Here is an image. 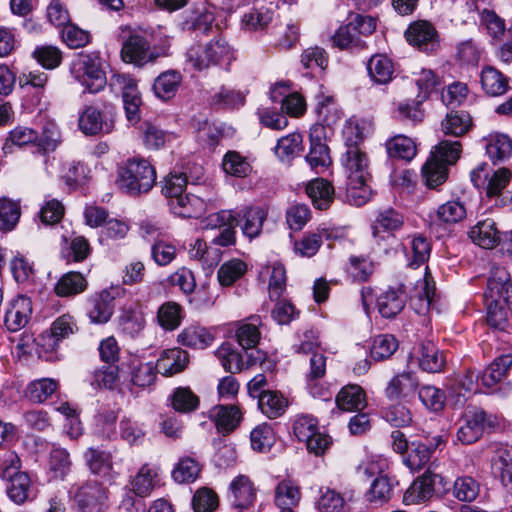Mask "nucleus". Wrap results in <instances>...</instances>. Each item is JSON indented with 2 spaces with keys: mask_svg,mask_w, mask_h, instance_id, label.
<instances>
[{
  "mask_svg": "<svg viewBox=\"0 0 512 512\" xmlns=\"http://www.w3.org/2000/svg\"><path fill=\"white\" fill-rule=\"evenodd\" d=\"M71 73L85 88V92L96 94L102 91L107 78L97 55H80L72 64Z\"/></svg>",
  "mask_w": 512,
  "mask_h": 512,
  "instance_id": "39448f33",
  "label": "nucleus"
},
{
  "mask_svg": "<svg viewBox=\"0 0 512 512\" xmlns=\"http://www.w3.org/2000/svg\"><path fill=\"white\" fill-rule=\"evenodd\" d=\"M422 177L427 187L437 188L446 181L448 167L441 161L428 158L422 167Z\"/></svg>",
  "mask_w": 512,
  "mask_h": 512,
  "instance_id": "49530a36",
  "label": "nucleus"
},
{
  "mask_svg": "<svg viewBox=\"0 0 512 512\" xmlns=\"http://www.w3.org/2000/svg\"><path fill=\"white\" fill-rule=\"evenodd\" d=\"M189 362L188 354L180 348L168 349L162 352L157 360L156 368L164 376H172L182 372Z\"/></svg>",
  "mask_w": 512,
  "mask_h": 512,
  "instance_id": "5701e85b",
  "label": "nucleus"
},
{
  "mask_svg": "<svg viewBox=\"0 0 512 512\" xmlns=\"http://www.w3.org/2000/svg\"><path fill=\"white\" fill-rule=\"evenodd\" d=\"M20 459L14 453L5 455L0 463V478L9 481L8 497L16 504H23L29 497L31 480L25 472H20Z\"/></svg>",
  "mask_w": 512,
  "mask_h": 512,
  "instance_id": "423d86ee",
  "label": "nucleus"
},
{
  "mask_svg": "<svg viewBox=\"0 0 512 512\" xmlns=\"http://www.w3.org/2000/svg\"><path fill=\"white\" fill-rule=\"evenodd\" d=\"M236 215L233 210H221L207 217V226L221 231L213 241L220 246H229L235 242Z\"/></svg>",
  "mask_w": 512,
  "mask_h": 512,
  "instance_id": "dca6fc26",
  "label": "nucleus"
},
{
  "mask_svg": "<svg viewBox=\"0 0 512 512\" xmlns=\"http://www.w3.org/2000/svg\"><path fill=\"white\" fill-rule=\"evenodd\" d=\"M235 215V223L240 226L243 234L249 238H255L262 231L268 211L261 206H245L239 212H235Z\"/></svg>",
  "mask_w": 512,
  "mask_h": 512,
  "instance_id": "2eb2a0df",
  "label": "nucleus"
},
{
  "mask_svg": "<svg viewBox=\"0 0 512 512\" xmlns=\"http://www.w3.org/2000/svg\"><path fill=\"white\" fill-rule=\"evenodd\" d=\"M161 55H166V52L159 53L152 50L147 39L139 33H132L122 44V60L137 67L154 62Z\"/></svg>",
  "mask_w": 512,
  "mask_h": 512,
  "instance_id": "6e6552de",
  "label": "nucleus"
},
{
  "mask_svg": "<svg viewBox=\"0 0 512 512\" xmlns=\"http://www.w3.org/2000/svg\"><path fill=\"white\" fill-rule=\"evenodd\" d=\"M214 341L213 335L204 327L189 326L178 335V342L183 346L205 349Z\"/></svg>",
  "mask_w": 512,
  "mask_h": 512,
  "instance_id": "4c0bfd02",
  "label": "nucleus"
},
{
  "mask_svg": "<svg viewBox=\"0 0 512 512\" xmlns=\"http://www.w3.org/2000/svg\"><path fill=\"white\" fill-rule=\"evenodd\" d=\"M469 236L473 243L485 249L494 248L501 240V232L490 218L478 221L471 228Z\"/></svg>",
  "mask_w": 512,
  "mask_h": 512,
  "instance_id": "412c9836",
  "label": "nucleus"
},
{
  "mask_svg": "<svg viewBox=\"0 0 512 512\" xmlns=\"http://www.w3.org/2000/svg\"><path fill=\"white\" fill-rule=\"evenodd\" d=\"M406 303V295L400 289H388L377 298L379 313L385 318H393L399 314Z\"/></svg>",
  "mask_w": 512,
  "mask_h": 512,
  "instance_id": "473e14b6",
  "label": "nucleus"
},
{
  "mask_svg": "<svg viewBox=\"0 0 512 512\" xmlns=\"http://www.w3.org/2000/svg\"><path fill=\"white\" fill-rule=\"evenodd\" d=\"M78 127L86 136L97 135L102 131L109 133L112 130L110 125L104 123L101 111L92 105H86L79 113Z\"/></svg>",
  "mask_w": 512,
  "mask_h": 512,
  "instance_id": "b1692460",
  "label": "nucleus"
},
{
  "mask_svg": "<svg viewBox=\"0 0 512 512\" xmlns=\"http://www.w3.org/2000/svg\"><path fill=\"white\" fill-rule=\"evenodd\" d=\"M77 330L78 326L74 317L69 314H63L51 324L50 334L42 336L43 341L47 340V343H43V345H47L49 349L53 350L60 340L73 335Z\"/></svg>",
  "mask_w": 512,
  "mask_h": 512,
  "instance_id": "bb28decb",
  "label": "nucleus"
},
{
  "mask_svg": "<svg viewBox=\"0 0 512 512\" xmlns=\"http://www.w3.org/2000/svg\"><path fill=\"white\" fill-rule=\"evenodd\" d=\"M398 348L397 339L391 334H381L373 338L370 348L371 357L377 361L391 357Z\"/></svg>",
  "mask_w": 512,
  "mask_h": 512,
  "instance_id": "6e6d98bb",
  "label": "nucleus"
},
{
  "mask_svg": "<svg viewBox=\"0 0 512 512\" xmlns=\"http://www.w3.org/2000/svg\"><path fill=\"white\" fill-rule=\"evenodd\" d=\"M487 309V323L496 329H504L508 315L512 311V284L504 267L495 266L491 270L484 293Z\"/></svg>",
  "mask_w": 512,
  "mask_h": 512,
  "instance_id": "f257e3e1",
  "label": "nucleus"
},
{
  "mask_svg": "<svg viewBox=\"0 0 512 512\" xmlns=\"http://www.w3.org/2000/svg\"><path fill=\"white\" fill-rule=\"evenodd\" d=\"M324 231L305 233L301 239L295 241L294 252L301 257L314 256L323 243Z\"/></svg>",
  "mask_w": 512,
  "mask_h": 512,
  "instance_id": "bf43d9fd",
  "label": "nucleus"
},
{
  "mask_svg": "<svg viewBox=\"0 0 512 512\" xmlns=\"http://www.w3.org/2000/svg\"><path fill=\"white\" fill-rule=\"evenodd\" d=\"M181 82L182 76L178 71L168 70L154 80L153 91L159 99L170 100L176 95Z\"/></svg>",
  "mask_w": 512,
  "mask_h": 512,
  "instance_id": "f704fd0d",
  "label": "nucleus"
},
{
  "mask_svg": "<svg viewBox=\"0 0 512 512\" xmlns=\"http://www.w3.org/2000/svg\"><path fill=\"white\" fill-rule=\"evenodd\" d=\"M258 406L267 417L276 418L284 413L287 401L276 391H266L259 395Z\"/></svg>",
  "mask_w": 512,
  "mask_h": 512,
  "instance_id": "09e8293b",
  "label": "nucleus"
},
{
  "mask_svg": "<svg viewBox=\"0 0 512 512\" xmlns=\"http://www.w3.org/2000/svg\"><path fill=\"white\" fill-rule=\"evenodd\" d=\"M512 365V357L504 355L495 359L482 373L480 381L483 386L492 388L500 383L506 376Z\"/></svg>",
  "mask_w": 512,
  "mask_h": 512,
  "instance_id": "e433bc0d",
  "label": "nucleus"
},
{
  "mask_svg": "<svg viewBox=\"0 0 512 512\" xmlns=\"http://www.w3.org/2000/svg\"><path fill=\"white\" fill-rule=\"evenodd\" d=\"M412 80L418 88V101L424 102L441 83L440 77L431 69L422 68L412 73Z\"/></svg>",
  "mask_w": 512,
  "mask_h": 512,
  "instance_id": "37998d69",
  "label": "nucleus"
},
{
  "mask_svg": "<svg viewBox=\"0 0 512 512\" xmlns=\"http://www.w3.org/2000/svg\"><path fill=\"white\" fill-rule=\"evenodd\" d=\"M217 429L224 433L233 431L239 424L242 414L237 406H217L213 410Z\"/></svg>",
  "mask_w": 512,
  "mask_h": 512,
  "instance_id": "79ce46f5",
  "label": "nucleus"
},
{
  "mask_svg": "<svg viewBox=\"0 0 512 512\" xmlns=\"http://www.w3.org/2000/svg\"><path fill=\"white\" fill-rule=\"evenodd\" d=\"M492 471L504 485L512 484V457L507 447H499L492 458Z\"/></svg>",
  "mask_w": 512,
  "mask_h": 512,
  "instance_id": "de8ad7c7",
  "label": "nucleus"
},
{
  "mask_svg": "<svg viewBox=\"0 0 512 512\" xmlns=\"http://www.w3.org/2000/svg\"><path fill=\"white\" fill-rule=\"evenodd\" d=\"M438 475L430 470L419 476L406 490L403 500L406 504H419L432 498L434 495V483Z\"/></svg>",
  "mask_w": 512,
  "mask_h": 512,
  "instance_id": "6ab92c4d",
  "label": "nucleus"
},
{
  "mask_svg": "<svg viewBox=\"0 0 512 512\" xmlns=\"http://www.w3.org/2000/svg\"><path fill=\"white\" fill-rule=\"evenodd\" d=\"M349 202L355 206L366 204L372 195L368 180L370 179V161L359 147H349L343 157Z\"/></svg>",
  "mask_w": 512,
  "mask_h": 512,
  "instance_id": "f03ea898",
  "label": "nucleus"
},
{
  "mask_svg": "<svg viewBox=\"0 0 512 512\" xmlns=\"http://www.w3.org/2000/svg\"><path fill=\"white\" fill-rule=\"evenodd\" d=\"M230 54L228 42L222 36H217L206 44L191 46L187 51V61L192 68L201 71L220 64Z\"/></svg>",
  "mask_w": 512,
  "mask_h": 512,
  "instance_id": "20e7f679",
  "label": "nucleus"
},
{
  "mask_svg": "<svg viewBox=\"0 0 512 512\" xmlns=\"http://www.w3.org/2000/svg\"><path fill=\"white\" fill-rule=\"evenodd\" d=\"M303 139L299 133H292L279 139L276 154L282 160H290L303 150Z\"/></svg>",
  "mask_w": 512,
  "mask_h": 512,
  "instance_id": "e2e57ef3",
  "label": "nucleus"
},
{
  "mask_svg": "<svg viewBox=\"0 0 512 512\" xmlns=\"http://www.w3.org/2000/svg\"><path fill=\"white\" fill-rule=\"evenodd\" d=\"M84 458L93 474L106 475L112 469L111 454L107 451L89 448Z\"/></svg>",
  "mask_w": 512,
  "mask_h": 512,
  "instance_id": "5fc2aeb1",
  "label": "nucleus"
},
{
  "mask_svg": "<svg viewBox=\"0 0 512 512\" xmlns=\"http://www.w3.org/2000/svg\"><path fill=\"white\" fill-rule=\"evenodd\" d=\"M386 150L391 158L410 161L417 153V146L412 138L399 134L386 142Z\"/></svg>",
  "mask_w": 512,
  "mask_h": 512,
  "instance_id": "c9c22d12",
  "label": "nucleus"
},
{
  "mask_svg": "<svg viewBox=\"0 0 512 512\" xmlns=\"http://www.w3.org/2000/svg\"><path fill=\"white\" fill-rule=\"evenodd\" d=\"M113 310V297L106 290L91 296L87 301V316L94 324L108 322L113 314Z\"/></svg>",
  "mask_w": 512,
  "mask_h": 512,
  "instance_id": "aec40b11",
  "label": "nucleus"
},
{
  "mask_svg": "<svg viewBox=\"0 0 512 512\" xmlns=\"http://www.w3.org/2000/svg\"><path fill=\"white\" fill-rule=\"evenodd\" d=\"M335 402L337 407L345 412L361 411L367 405L364 390L356 384H349L341 388Z\"/></svg>",
  "mask_w": 512,
  "mask_h": 512,
  "instance_id": "393cba45",
  "label": "nucleus"
},
{
  "mask_svg": "<svg viewBox=\"0 0 512 512\" xmlns=\"http://www.w3.org/2000/svg\"><path fill=\"white\" fill-rule=\"evenodd\" d=\"M496 424V417L481 409H469L460 420L456 434L457 440L462 444H472L482 436L486 429L493 428Z\"/></svg>",
  "mask_w": 512,
  "mask_h": 512,
  "instance_id": "0eeeda50",
  "label": "nucleus"
},
{
  "mask_svg": "<svg viewBox=\"0 0 512 512\" xmlns=\"http://www.w3.org/2000/svg\"><path fill=\"white\" fill-rule=\"evenodd\" d=\"M171 211L183 218L197 217L205 210L204 201L192 194H180L169 200Z\"/></svg>",
  "mask_w": 512,
  "mask_h": 512,
  "instance_id": "a878e982",
  "label": "nucleus"
},
{
  "mask_svg": "<svg viewBox=\"0 0 512 512\" xmlns=\"http://www.w3.org/2000/svg\"><path fill=\"white\" fill-rule=\"evenodd\" d=\"M199 463L191 457H183L179 459L172 470V478L177 483L194 482L200 473Z\"/></svg>",
  "mask_w": 512,
  "mask_h": 512,
  "instance_id": "603ef678",
  "label": "nucleus"
},
{
  "mask_svg": "<svg viewBox=\"0 0 512 512\" xmlns=\"http://www.w3.org/2000/svg\"><path fill=\"white\" fill-rule=\"evenodd\" d=\"M273 19L272 12L265 8L250 9L241 18V30L247 33L263 31Z\"/></svg>",
  "mask_w": 512,
  "mask_h": 512,
  "instance_id": "a19ab883",
  "label": "nucleus"
},
{
  "mask_svg": "<svg viewBox=\"0 0 512 512\" xmlns=\"http://www.w3.org/2000/svg\"><path fill=\"white\" fill-rule=\"evenodd\" d=\"M486 152L494 162L503 161L512 154V140L505 134H491L487 139Z\"/></svg>",
  "mask_w": 512,
  "mask_h": 512,
  "instance_id": "a18cd8bd",
  "label": "nucleus"
},
{
  "mask_svg": "<svg viewBox=\"0 0 512 512\" xmlns=\"http://www.w3.org/2000/svg\"><path fill=\"white\" fill-rule=\"evenodd\" d=\"M232 503L237 512H255L256 492L252 482L246 476L236 477L230 485Z\"/></svg>",
  "mask_w": 512,
  "mask_h": 512,
  "instance_id": "f3484780",
  "label": "nucleus"
},
{
  "mask_svg": "<svg viewBox=\"0 0 512 512\" xmlns=\"http://www.w3.org/2000/svg\"><path fill=\"white\" fill-rule=\"evenodd\" d=\"M392 495V484L386 475L377 476L366 492V500L372 504L381 505L387 502Z\"/></svg>",
  "mask_w": 512,
  "mask_h": 512,
  "instance_id": "4d7b16f0",
  "label": "nucleus"
},
{
  "mask_svg": "<svg viewBox=\"0 0 512 512\" xmlns=\"http://www.w3.org/2000/svg\"><path fill=\"white\" fill-rule=\"evenodd\" d=\"M160 468L157 465L144 464L131 481L133 492L140 497H146L159 481Z\"/></svg>",
  "mask_w": 512,
  "mask_h": 512,
  "instance_id": "cd10ccee",
  "label": "nucleus"
},
{
  "mask_svg": "<svg viewBox=\"0 0 512 512\" xmlns=\"http://www.w3.org/2000/svg\"><path fill=\"white\" fill-rule=\"evenodd\" d=\"M435 290V283L426 267L425 275L423 279L417 281L415 295L411 297V303L418 313H424L430 308L433 303Z\"/></svg>",
  "mask_w": 512,
  "mask_h": 512,
  "instance_id": "2f4dec72",
  "label": "nucleus"
},
{
  "mask_svg": "<svg viewBox=\"0 0 512 512\" xmlns=\"http://www.w3.org/2000/svg\"><path fill=\"white\" fill-rule=\"evenodd\" d=\"M31 314L32 303L30 298L19 295L11 300L8 305L4 316L5 326L9 331H19L29 322Z\"/></svg>",
  "mask_w": 512,
  "mask_h": 512,
  "instance_id": "4468645a",
  "label": "nucleus"
},
{
  "mask_svg": "<svg viewBox=\"0 0 512 512\" xmlns=\"http://www.w3.org/2000/svg\"><path fill=\"white\" fill-rule=\"evenodd\" d=\"M130 382L138 388H147L154 384L157 376V368L152 362H144L134 357L129 363Z\"/></svg>",
  "mask_w": 512,
  "mask_h": 512,
  "instance_id": "7c9ffc66",
  "label": "nucleus"
},
{
  "mask_svg": "<svg viewBox=\"0 0 512 512\" xmlns=\"http://www.w3.org/2000/svg\"><path fill=\"white\" fill-rule=\"evenodd\" d=\"M113 79L121 85L123 104L128 121L137 123L140 120L142 106V97L137 82L126 74L116 75Z\"/></svg>",
  "mask_w": 512,
  "mask_h": 512,
  "instance_id": "1a4fd4ad",
  "label": "nucleus"
},
{
  "mask_svg": "<svg viewBox=\"0 0 512 512\" xmlns=\"http://www.w3.org/2000/svg\"><path fill=\"white\" fill-rule=\"evenodd\" d=\"M306 193L314 207L319 210L327 209L333 202L335 194L333 185L323 178L310 181L306 186Z\"/></svg>",
  "mask_w": 512,
  "mask_h": 512,
  "instance_id": "c85d7f7f",
  "label": "nucleus"
},
{
  "mask_svg": "<svg viewBox=\"0 0 512 512\" xmlns=\"http://www.w3.org/2000/svg\"><path fill=\"white\" fill-rule=\"evenodd\" d=\"M57 382L51 378H42L31 382L27 387V397L36 403L46 401L57 389Z\"/></svg>",
  "mask_w": 512,
  "mask_h": 512,
  "instance_id": "052dcab7",
  "label": "nucleus"
},
{
  "mask_svg": "<svg viewBox=\"0 0 512 512\" xmlns=\"http://www.w3.org/2000/svg\"><path fill=\"white\" fill-rule=\"evenodd\" d=\"M250 442L255 451H268L275 442L272 427L266 423L256 426L250 433Z\"/></svg>",
  "mask_w": 512,
  "mask_h": 512,
  "instance_id": "69168bd1",
  "label": "nucleus"
},
{
  "mask_svg": "<svg viewBox=\"0 0 512 512\" xmlns=\"http://www.w3.org/2000/svg\"><path fill=\"white\" fill-rule=\"evenodd\" d=\"M445 364L442 352L432 342H423L419 348V366L427 372H440Z\"/></svg>",
  "mask_w": 512,
  "mask_h": 512,
  "instance_id": "ea45409f",
  "label": "nucleus"
},
{
  "mask_svg": "<svg viewBox=\"0 0 512 512\" xmlns=\"http://www.w3.org/2000/svg\"><path fill=\"white\" fill-rule=\"evenodd\" d=\"M156 182V170L142 158H133L119 168L117 185L119 189L131 196L149 192Z\"/></svg>",
  "mask_w": 512,
  "mask_h": 512,
  "instance_id": "7ed1b4c3",
  "label": "nucleus"
},
{
  "mask_svg": "<svg viewBox=\"0 0 512 512\" xmlns=\"http://www.w3.org/2000/svg\"><path fill=\"white\" fill-rule=\"evenodd\" d=\"M247 271V265L240 259H231L224 262L217 271V279L221 286L233 285Z\"/></svg>",
  "mask_w": 512,
  "mask_h": 512,
  "instance_id": "8fccbe9b",
  "label": "nucleus"
},
{
  "mask_svg": "<svg viewBox=\"0 0 512 512\" xmlns=\"http://www.w3.org/2000/svg\"><path fill=\"white\" fill-rule=\"evenodd\" d=\"M87 281L79 272L64 274L55 285V293L60 297L79 294L86 289Z\"/></svg>",
  "mask_w": 512,
  "mask_h": 512,
  "instance_id": "c03bdc74",
  "label": "nucleus"
},
{
  "mask_svg": "<svg viewBox=\"0 0 512 512\" xmlns=\"http://www.w3.org/2000/svg\"><path fill=\"white\" fill-rule=\"evenodd\" d=\"M370 78L378 84H387L394 74V65L385 55L377 54L370 58L367 64Z\"/></svg>",
  "mask_w": 512,
  "mask_h": 512,
  "instance_id": "58836bf2",
  "label": "nucleus"
},
{
  "mask_svg": "<svg viewBox=\"0 0 512 512\" xmlns=\"http://www.w3.org/2000/svg\"><path fill=\"white\" fill-rule=\"evenodd\" d=\"M480 83L484 92L490 96H501L509 89L508 78L490 65L482 68Z\"/></svg>",
  "mask_w": 512,
  "mask_h": 512,
  "instance_id": "c756f323",
  "label": "nucleus"
},
{
  "mask_svg": "<svg viewBox=\"0 0 512 512\" xmlns=\"http://www.w3.org/2000/svg\"><path fill=\"white\" fill-rule=\"evenodd\" d=\"M472 127V118L466 111H451L441 121V131L445 135L460 137Z\"/></svg>",
  "mask_w": 512,
  "mask_h": 512,
  "instance_id": "72a5a7b5",
  "label": "nucleus"
},
{
  "mask_svg": "<svg viewBox=\"0 0 512 512\" xmlns=\"http://www.w3.org/2000/svg\"><path fill=\"white\" fill-rule=\"evenodd\" d=\"M442 443V437L436 436L429 444L413 441L410 449L403 458L404 464L411 471L422 469L430 460L432 452Z\"/></svg>",
  "mask_w": 512,
  "mask_h": 512,
  "instance_id": "a211bd4d",
  "label": "nucleus"
},
{
  "mask_svg": "<svg viewBox=\"0 0 512 512\" xmlns=\"http://www.w3.org/2000/svg\"><path fill=\"white\" fill-rule=\"evenodd\" d=\"M119 323L123 332L133 337L143 330L145 317L143 313L137 309H124L119 317Z\"/></svg>",
  "mask_w": 512,
  "mask_h": 512,
  "instance_id": "0e129e2a",
  "label": "nucleus"
},
{
  "mask_svg": "<svg viewBox=\"0 0 512 512\" xmlns=\"http://www.w3.org/2000/svg\"><path fill=\"white\" fill-rule=\"evenodd\" d=\"M370 125L364 120L351 118L346 121L343 128V136L349 147H358V143L363 141L369 133Z\"/></svg>",
  "mask_w": 512,
  "mask_h": 512,
  "instance_id": "13d9d810",
  "label": "nucleus"
},
{
  "mask_svg": "<svg viewBox=\"0 0 512 512\" xmlns=\"http://www.w3.org/2000/svg\"><path fill=\"white\" fill-rule=\"evenodd\" d=\"M419 389V379L415 372L403 371L396 374L387 384L385 395L389 399H412Z\"/></svg>",
  "mask_w": 512,
  "mask_h": 512,
  "instance_id": "ddd939ff",
  "label": "nucleus"
},
{
  "mask_svg": "<svg viewBox=\"0 0 512 512\" xmlns=\"http://www.w3.org/2000/svg\"><path fill=\"white\" fill-rule=\"evenodd\" d=\"M408 43L419 50L433 51L438 46V34L434 26L425 20H419L410 24L405 31Z\"/></svg>",
  "mask_w": 512,
  "mask_h": 512,
  "instance_id": "9d476101",
  "label": "nucleus"
},
{
  "mask_svg": "<svg viewBox=\"0 0 512 512\" xmlns=\"http://www.w3.org/2000/svg\"><path fill=\"white\" fill-rule=\"evenodd\" d=\"M301 496V488L294 480L283 479L274 489V504L279 509L295 510Z\"/></svg>",
  "mask_w": 512,
  "mask_h": 512,
  "instance_id": "4be33fe9",
  "label": "nucleus"
},
{
  "mask_svg": "<svg viewBox=\"0 0 512 512\" xmlns=\"http://www.w3.org/2000/svg\"><path fill=\"white\" fill-rule=\"evenodd\" d=\"M159 324L166 330L176 329L182 319V308L175 302L164 303L158 310Z\"/></svg>",
  "mask_w": 512,
  "mask_h": 512,
  "instance_id": "774afa93",
  "label": "nucleus"
},
{
  "mask_svg": "<svg viewBox=\"0 0 512 512\" xmlns=\"http://www.w3.org/2000/svg\"><path fill=\"white\" fill-rule=\"evenodd\" d=\"M404 224L403 216L392 208L378 211L372 222V235L377 241H384L394 235Z\"/></svg>",
  "mask_w": 512,
  "mask_h": 512,
  "instance_id": "f8f14e48",
  "label": "nucleus"
},
{
  "mask_svg": "<svg viewBox=\"0 0 512 512\" xmlns=\"http://www.w3.org/2000/svg\"><path fill=\"white\" fill-rule=\"evenodd\" d=\"M462 152L459 141L443 140L431 151L429 158L441 161L447 167L457 162Z\"/></svg>",
  "mask_w": 512,
  "mask_h": 512,
  "instance_id": "3c124183",
  "label": "nucleus"
},
{
  "mask_svg": "<svg viewBox=\"0 0 512 512\" xmlns=\"http://www.w3.org/2000/svg\"><path fill=\"white\" fill-rule=\"evenodd\" d=\"M223 170L235 177H246L251 173L249 162L235 151L228 152L223 159Z\"/></svg>",
  "mask_w": 512,
  "mask_h": 512,
  "instance_id": "338daca9",
  "label": "nucleus"
},
{
  "mask_svg": "<svg viewBox=\"0 0 512 512\" xmlns=\"http://www.w3.org/2000/svg\"><path fill=\"white\" fill-rule=\"evenodd\" d=\"M215 355L223 368L231 373L240 372L248 366L245 365L241 355L233 349L230 343L221 344L215 351Z\"/></svg>",
  "mask_w": 512,
  "mask_h": 512,
  "instance_id": "864d4df0",
  "label": "nucleus"
},
{
  "mask_svg": "<svg viewBox=\"0 0 512 512\" xmlns=\"http://www.w3.org/2000/svg\"><path fill=\"white\" fill-rule=\"evenodd\" d=\"M107 498V490L97 481H88L75 494V500L84 512H101Z\"/></svg>",
  "mask_w": 512,
  "mask_h": 512,
  "instance_id": "9b49d317",
  "label": "nucleus"
},
{
  "mask_svg": "<svg viewBox=\"0 0 512 512\" xmlns=\"http://www.w3.org/2000/svg\"><path fill=\"white\" fill-rule=\"evenodd\" d=\"M62 178L69 186L81 184L90 177L91 169L81 161H70L63 164Z\"/></svg>",
  "mask_w": 512,
  "mask_h": 512,
  "instance_id": "680f3d73",
  "label": "nucleus"
}]
</instances>
